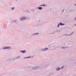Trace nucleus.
Listing matches in <instances>:
<instances>
[{"label": "nucleus", "mask_w": 76, "mask_h": 76, "mask_svg": "<svg viewBox=\"0 0 76 76\" xmlns=\"http://www.w3.org/2000/svg\"><path fill=\"white\" fill-rule=\"evenodd\" d=\"M26 19V17H22L20 18V20L21 21H23V20H25Z\"/></svg>", "instance_id": "obj_1"}, {"label": "nucleus", "mask_w": 76, "mask_h": 76, "mask_svg": "<svg viewBox=\"0 0 76 76\" xmlns=\"http://www.w3.org/2000/svg\"><path fill=\"white\" fill-rule=\"evenodd\" d=\"M3 50H5V49H10V47H4L3 48Z\"/></svg>", "instance_id": "obj_2"}, {"label": "nucleus", "mask_w": 76, "mask_h": 76, "mask_svg": "<svg viewBox=\"0 0 76 76\" xmlns=\"http://www.w3.org/2000/svg\"><path fill=\"white\" fill-rule=\"evenodd\" d=\"M68 48L67 47H61V49H67Z\"/></svg>", "instance_id": "obj_3"}, {"label": "nucleus", "mask_w": 76, "mask_h": 76, "mask_svg": "<svg viewBox=\"0 0 76 76\" xmlns=\"http://www.w3.org/2000/svg\"><path fill=\"white\" fill-rule=\"evenodd\" d=\"M48 50V48H46L42 49V50L43 51H46V50Z\"/></svg>", "instance_id": "obj_4"}, {"label": "nucleus", "mask_w": 76, "mask_h": 76, "mask_svg": "<svg viewBox=\"0 0 76 76\" xmlns=\"http://www.w3.org/2000/svg\"><path fill=\"white\" fill-rule=\"evenodd\" d=\"M61 69V68L59 67H57L56 68V70L57 71L60 70Z\"/></svg>", "instance_id": "obj_5"}, {"label": "nucleus", "mask_w": 76, "mask_h": 76, "mask_svg": "<svg viewBox=\"0 0 76 76\" xmlns=\"http://www.w3.org/2000/svg\"><path fill=\"white\" fill-rule=\"evenodd\" d=\"M59 25L61 26H63L64 25V23H59Z\"/></svg>", "instance_id": "obj_6"}, {"label": "nucleus", "mask_w": 76, "mask_h": 76, "mask_svg": "<svg viewBox=\"0 0 76 76\" xmlns=\"http://www.w3.org/2000/svg\"><path fill=\"white\" fill-rule=\"evenodd\" d=\"M26 51H25V50L21 51V53H26Z\"/></svg>", "instance_id": "obj_7"}, {"label": "nucleus", "mask_w": 76, "mask_h": 76, "mask_svg": "<svg viewBox=\"0 0 76 76\" xmlns=\"http://www.w3.org/2000/svg\"><path fill=\"white\" fill-rule=\"evenodd\" d=\"M38 9H39V10H42V7H38Z\"/></svg>", "instance_id": "obj_8"}, {"label": "nucleus", "mask_w": 76, "mask_h": 76, "mask_svg": "<svg viewBox=\"0 0 76 76\" xmlns=\"http://www.w3.org/2000/svg\"><path fill=\"white\" fill-rule=\"evenodd\" d=\"M32 69H34V70H35V69H37V68L36 67H33Z\"/></svg>", "instance_id": "obj_9"}, {"label": "nucleus", "mask_w": 76, "mask_h": 76, "mask_svg": "<svg viewBox=\"0 0 76 76\" xmlns=\"http://www.w3.org/2000/svg\"><path fill=\"white\" fill-rule=\"evenodd\" d=\"M31 58V56H29L28 57H27L26 58Z\"/></svg>", "instance_id": "obj_10"}, {"label": "nucleus", "mask_w": 76, "mask_h": 76, "mask_svg": "<svg viewBox=\"0 0 76 76\" xmlns=\"http://www.w3.org/2000/svg\"><path fill=\"white\" fill-rule=\"evenodd\" d=\"M34 35H39V33H36L34 34Z\"/></svg>", "instance_id": "obj_11"}, {"label": "nucleus", "mask_w": 76, "mask_h": 76, "mask_svg": "<svg viewBox=\"0 0 76 76\" xmlns=\"http://www.w3.org/2000/svg\"><path fill=\"white\" fill-rule=\"evenodd\" d=\"M64 69V66H62L61 68V69Z\"/></svg>", "instance_id": "obj_12"}, {"label": "nucleus", "mask_w": 76, "mask_h": 76, "mask_svg": "<svg viewBox=\"0 0 76 76\" xmlns=\"http://www.w3.org/2000/svg\"><path fill=\"white\" fill-rule=\"evenodd\" d=\"M60 26V24H58V26H57V28H58Z\"/></svg>", "instance_id": "obj_13"}, {"label": "nucleus", "mask_w": 76, "mask_h": 76, "mask_svg": "<svg viewBox=\"0 0 76 76\" xmlns=\"http://www.w3.org/2000/svg\"><path fill=\"white\" fill-rule=\"evenodd\" d=\"M14 9H15V7L12 8V10H14Z\"/></svg>", "instance_id": "obj_14"}, {"label": "nucleus", "mask_w": 76, "mask_h": 76, "mask_svg": "<svg viewBox=\"0 0 76 76\" xmlns=\"http://www.w3.org/2000/svg\"><path fill=\"white\" fill-rule=\"evenodd\" d=\"M43 6H44V7H45V4L43 5Z\"/></svg>", "instance_id": "obj_15"}, {"label": "nucleus", "mask_w": 76, "mask_h": 76, "mask_svg": "<svg viewBox=\"0 0 76 76\" xmlns=\"http://www.w3.org/2000/svg\"><path fill=\"white\" fill-rule=\"evenodd\" d=\"M40 6H43V5H40Z\"/></svg>", "instance_id": "obj_16"}, {"label": "nucleus", "mask_w": 76, "mask_h": 76, "mask_svg": "<svg viewBox=\"0 0 76 76\" xmlns=\"http://www.w3.org/2000/svg\"><path fill=\"white\" fill-rule=\"evenodd\" d=\"M75 6H76V4H75Z\"/></svg>", "instance_id": "obj_17"}, {"label": "nucleus", "mask_w": 76, "mask_h": 76, "mask_svg": "<svg viewBox=\"0 0 76 76\" xmlns=\"http://www.w3.org/2000/svg\"><path fill=\"white\" fill-rule=\"evenodd\" d=\"M75 26H76V24H75Z\"/></svg>", "instance_id": "obj_18"}, {"label": "nucleus", "mask_w": 76, "mask_h": 76, "mask_svg": "<svg viewBox=\"0 0 76 76\" xmlns=\"http://www.w3.org/2000/svg\"><path fill=\"white\" fill-rule=\"evenodd\" d=\"M16 0V1H18V0Z\"/></svg>", "instance_id": "obj_19"}]
</instances>
